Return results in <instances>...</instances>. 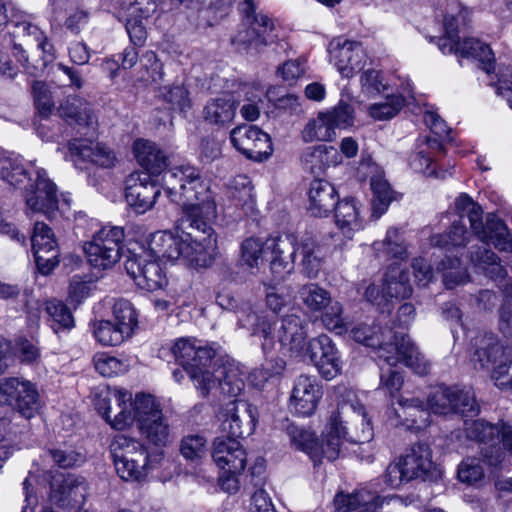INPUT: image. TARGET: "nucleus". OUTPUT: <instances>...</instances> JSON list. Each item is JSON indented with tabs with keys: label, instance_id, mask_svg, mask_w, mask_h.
I'll list each match as a JSON object with an SVG mask.
<instances>
[{
	"label": "nucleus",
	"instance_id": "18",
	"mask_svg": "<svg viewBox=\"0 0 512 512\" xmlns=\"http://www.w3.org/2000/svg\"><path fill=\"white\" fill-rule=\"evenodd\" d=\"M88 483L79 475L68 474L61 482L50 484V500L68 512L80 511L86 501Z\"/></svg>",
	"mask_w": 512,
	"mask_h": 512
},
{
	"label": "nucleus",
	"instance_id": "4",
	"mask_svg": "<svg viewBox=\"0 0 512 512\" xmlns=\"http://www.w3.org/2000/svg\"><path fill=\"white\" fill-rule=\"evenodd\" d=\"M243 5L245 28L238 31L232 44L247 55L257 56L278 41L277 27L273 18L258 10L254 0H244Z\"/></svg>",
	"mask_w": 512,
	"mask_h": 512
},
{
	"label": "nucleus",
	"instance_id": "20",
	"mask_svg": "<svg viewBox=\"0 0 512 512\" xmlns=\"http://www.w3.org/2000/svg\"><path fill=\"white\" fill-rule=\"evenodd\" d=\"M437 46L443 54H455L461 58H473L487 74L495 71V58L490 47L475 38H464L463 41L447 43V39H438Z\"/></svg>",
	"mask_w": 512,
	"mask_h": 512
},
{
	"label": "nucleus",
	"instance_id": "9",
	"mask_svg": "<svg viewBox=\"0 0 512 512\" xmlns=\"http://www.w3.org/2000/svg\"><path fill=\"white\" fill-rule=\"evenodd\" d=\"M0 406L10 407L24 419L30 420L41 407L37 385L23 377L0 379Z\"/></svg>",
	"mask_w": 512,
	"mask_h": 512
},
{
	"label": "nucleus",
	"instance_id": "19",
	"mask_svg": "<svg viewBox=\"0 0 512 512\" xmlns=\"http://www.w3.org/2000/svg\"><path fill=\"white\" fill-rule=\"evenodd\" d=\"M161 189L151 177L143 172H133L125 180L126 202L138 214L152 209Z\"/></svg>",
	"mask_w": 512,
	"mask_h": 512
},
{
	"label": "nucleus",
	"instance_id": "59",
	"mask_svg": "<svg viewBox=\"0 0 512 512\" xmlns=\"http://www.w3.org/2000/svg\"><path fill=\"white\" fill-rule=\"evenodd\" d=\"M321 321L323 325L330 331L342 334L346 331L344 319L342 317L343 307L338 301H330V303L320 311Z\"/></svg>",
	"mask_w": 512,
	"mask_h": 512
},
{
	"label": "nucleus",
	"instance_id": "41",
	"mask_svg": "<svg viewBox=\"0 0 512 512\" xmlns=\"http://www.w3.org/2000/svg\"><path fill=\"white\" fill-rule=\"evenodd\" d=\"M335 136L336 132L324 112H319L317 117L310 119L301 131L305 143L331 141Z\"/></svg>",
	"mask_w": 512,
	"mask_h": 512
},
{
	"label": "nucleus",
	"instance_id": "7",
	"mask_svg": "<svg viewBox=\"0 0 512 512\" xmlns=\"http://www.w3.org/2000/svg\"><path fill=\"white\" fill-rule=\"evenodd\" d=\"M455 210L460 220L467 216L472 231L481 242L492 244L499 251L512 252V236L506 224L494 214H488L483 223L482 208L469 195L461 194L456 199Z\"/></svg>",
	"mask_w": 512,
	"mask_h": 512
},
{
	"label": "nucleus",
	"instance_id": "43",
	"mask_svg": "<svg viewBox=\"0 0 512 512\" xmlns=\"http://www.w3.org/2000/svg\"><path fill=\"white\" fill-rule=\"evenodd\" d=\"M93 335L103 346H117L130 335L117 323L110 320H100L93 323Z\"/></svg>",
	"mask_w": 512,
	"mask_h": 512
},
{
	"label": "nucleus",
	"instance_id": "6",
	"mask_svg": "<svg viewBox=\"0 0 512 512\" xmlns=\"http://www.w3.org/2000/svg\"><path fill=\"white\" fill-rule=\"evenodd\" d=\"M110 452L118 475L126 481H140L145 478L160 457V454H150L137 439L123 434L113 438Z\"/></svg>",
	"mask_w": 512,
	"mask_h": 512
},
{
	"label": "nucleus",
	"instance_id": "10",
	"mask_svg": "<svg viewBox=\"0 0 512 512\" xmlns=\"http://www.w3.org/2000/svg\"><path fill=\"white\" fill-rule=\"evenodd\" d=\"M356 421L362 425V435L358 438L350 436L343 426V421L340 417V412H333L330 416L327 432L325 433L322 442H318V449L315 453L313 461L319 462L321 458L325 457L329 461H334L338 458L340 453V447L343 439H347L351 442H365L369 441L372 436V427L370 420L367 419V415L363 407L359 408L356 415Z\"/></svg>",
	"mask_w": 512,
	"mask_h": 512
},
{
	"label": "nucleus",
	"instance_id": "49",
	"mask_svg": "<svg viewBox=\"0 0 512 512\" xmlns=\"http://www.w3.org/2000/svg\"><path fill=\"white\" fill-rule=\"evenodd\" d=\"M139 429L145 437L155 446H165L169 441V426L163 415L144 422Z\"/></svg>",
	"mask_w": 512,
	"mask_h": 512
},
{
	"label": "nucleus",
	"instance_id": "26",
	"mask_svg": "<svg viewBox=\"0 0 512 512\" xmlns=\"http://www.w3.org/2000/svg\"><path fill=\"white\" fill-rule=\"evenodd\" d=\"M211 456L220 469L228 472L240 473L246 466V451L233 437L228 438L224 435L216 437L212 444Z\"/></svg>",
	"mask_w": 512,
	"mask_h": 512
},
{
	"label": "nucleus",
	"instance_id": "14",
	"mask_svg": "<svg viewBox=\"0 0 512 512\" xmlns=\"http://www.w3.org/2000/svg\"><path fill=\"white\" fill-rule=\"evenodd\" d=\"M305 348L306 354L323 378L331 380L341 373L340 353L328 335L321 334L311 338Z\"/></svg>",
	"mask_w": 512,
	"mask_h": 512
},
{
	"label": "nucleus",
	"instance_id": "15",
	"mask_svg": "<svg viewBox=\"0 0 512 512\" xmlns=\"http://www.w3.org/2000/svg\"><path fill=\"white\" fill-rule=\"evenodd\" d=\"M256 425V409L246 401L235 400L221 412L220 430L225 437L238 440L250 435Z\"/></svg>",
	"mask_w": 512,
	"mask_h": 512
},
{
	"label": "nucleus",
	"instance_id": "34",
	"mask_svg": "<svg viewBox=\"0 0 512 512\" xmlns=\"http://www.w3.org/2000/svg\"><path fill=\"white\" fill-rule=\"evenodd\" d=\"M59 113L63 118L80 126L92 127L97 122L89 104L78 96H68L60 104Z\"/></svg>",
	"mask_w": 512,
	"mask_h": 512
},
{
	"label": "nucleus",
	"instance_id": "2",
	"mask_svg": "<svg viewBox=\"0 0 512 512\" xmlns=\"http://www.w3.org/2000/svg\"><path fill=\"white\" fill-rule=\"evenodd\" d=\"M171 351L176 362L194 381L203 397L215 387H219L221 393L230 397L238 396L243 390V373L235 364L215 362L213 371L209 370L215 357L214 349L202 346L190 338H180L174 343Z\"/></svg>",
	"mask_w": 512,
	"mask_h": 512
},
{
	"label": "nucleus",
	"instance_id": "53",
	"mask_svg": "<svg viewBox=\"0 0 512 512\" xmlns=\"http://www.w3.org/2000/svg\"><path fill=\"white\" fill-rule=\"evenodd\" d=\"M384 292L391 298H409L413 292L412 286L409 282V273L405 271H399L397 275L387 276Z\"/></svg>",
	"mask_w": 512,
	"mask_h": 512
},
{
	"label": "nucleus",
	"instance_id": "27",
	"mask_svg": "<svg viewBox=\"0 0 512 512\" xmlns=\"http://www.w3.org/2000/svg\"><path fill=\"white\" fill-rule=\"evenodd\" d=\"M322 390L316 378L300 375L294 382L290 397L291 406L301 416L312 415L322 397Z\"/></svg>",
	"mask_w": 512,
	"mask_h": 512
},
{
	"label": "nucleus",
	"instance_id": "38",
	"mask_svg": "<svg viewBox=\"0 0 512 512\" xmlns=\"http://www.w3.org/2000/svg\"><path fill=\"white\" fill-rule=\"evenodd\" d=\"M45 313L49 326L56 334L70 331L75 326L71 310L62 301L55 299L46 301Z\"/></svg>",
	"mask_w": 512,
	"mask_h": 512
},
{
	"label": "nucleus",
	"instance_id": "5",
	"mask_svg": "<svg viewBox=\"0 0 512 512\" xmlns=\"http://www.w3.org/2000/svg\"><path fill=\"white\" fill-rule=\"evenodd\" d=\"M113 396L116 407L107 406L106 399H103L98 403V410L116 430H122L134 421H137L140 426L162 414L159 405L151 395L137 394L133 402L131 394L127 391L116 390Z\"/></svg>",
	"mask_w": 512,
	"mask_h": 512
},
{
	"label": "nucleus",
	"instance_id": "13",
	"mask_svg": "<svg viewBox=\"0 0 512 512\" xmlns=\"http://www.w3.org/2000/svg\"><path fill=\"white\" fill-rule=\"evenodd\" d=\"M388 346L382 348L381 357L387 366H396L399 362L412 369L416 374L425 376L430 372V363L404 333H389Z\"/></svg>",
	"mask_w": 512,
	"mask_h": 512
},
{
	"label": "nucleus",
	"instance_id": "50",
	"mask_svg": "<svg viewBox=\"0 0 512 512\" xmlns=\"http://www.w3.org/2000/svg\"><path fill=\"white\" fill-rule=\"evenodd\" d=\"M264 243L255 237L246 238L240 245V258L238 266L250 269L258 268L259 260L263 254Z\"/></svg>",
	"mask_w": 512,
	"mask_h": 512
},
{
	"label": "nucleus",
	"instance_id": "22",
	"mask_svg": "<svg viewBox=\"0 0 512 512\" xmlns=\"http://www.w3.org/2000/svg\"><path fill=\"white\" fill-rule=\"evenodd\" d=\"M125 269L136 285L148 291L163 288L167 284L158 260H147L142 255H133L125 261Z\"/></svg>",
	"mask_w": 512,
	"mask_h": 512
},
{
	"label": "nucleus",
	"instance_id": "39",
	"mask_svg": "<svg viewBox=\"0 0 512 512\" xmlns=\"http://www.w3.org/2000/svg\"><path fill=\"white\" fill-rule=\"evenodd\" d=\"M0 178L14 187L20 186L28 178V172L18 155L0 153Z\"/></svg>",
	"mask_w": 512,
	"mask_h": 512
},
{
	"label": "nucleus",
	"instance_id": "55",
	"mask_svg": "<svg viewBox=\"0 0 512 512\" xmlns=\"http://www.w3.org/2000/svg\"><path fill=\"white\" fill-rule=\"evenodd\" d=\"M324 113L326 114L334 131L337 128H347L354 124V109L350 103L342 99L336 106Z\"/></svg>",
	"mask_w": 512,
	"mask_h": 512
},
{
	"label": "nucleus",
	"instance_id": "62",
	"mask_svg": "<svg viewBox=\"0 0 512 512\" xmlns=\"http://www.w3.org/2000/svg\"><path fill=\"white\" fill-rule=\"evenodd\" d=\"M163 99L169 103L174 110L185 111L190 107V99L188 91L182 85L168 87L162 89Z\"/></svg>",
	"mask_w": 512,
	"mask_h": 512
},
{
	"label": "nucleus",
	"instance_id": "32",
	"mask_svg": "<svg viewBox=\"0 0 512 512\" xmlns=\"http://www.w3.org/2000/svg\"><path fill=\"white\" fill-rule=\"evenodd\" d=\"M389 333L398 332L390 328L383 330L378 326L368 325L366 323H360L351 330V336L356 342L376 349L377 358L380 362H383V358L381 357L382 348L388 346L389 343H393V340H389Z\"/></svg>",
	"mask_w": 512,
	"mask_h": 512
},
{
	"label": "nucleus",
	"instance_id": "42",
	"mask_svg": "<svg viewBox=\"0 0 512 512\" xmlns=\"http://www.w3.org/2000/svg\"><path fill=\"white\" fill-rule=\"evenodd\" d=\"M298 294L307 310L312 313L322 311L332 301L330 292L316 283L301 286Z\"/></svg>",
	"mask_w": 512,
	"mask_h": 512
},
{
	"label": "nucleus",
	"instance_id": "16",
	"mask_svg": "<svg viewBox=\"0 0 512 512\" xmlns=\"http://www.w3.org/2000/svg\"><path fill=\"white\" fill-rule=\"evenodd\" d=\"M233 146L247 158L262 162L272 154L270 136L256 126L241 125L230 133Z\"/></svg>",
	"mask_w": 512,
	"mask_h": 512
},
{
	"label": "nucleus",
	"instance_id": "40",
	"mask_svg": "<svg viewBox=\"0 0 512 512\" xmlns=\"http://www.w3.org/2000/svg\"><path fill=\"white\" fill-rule=\"evenodd\" d=\"M431 245L450 251L454 248L464 247L468 241V231L462 220L454 221L445 233L432 235Z\"/></svg>",
	"mask_w": 512,
	"mask_h": 512
},
{
	"label": "nucleus",
	"instance_id": "51",
	"mask_svg": "<svg viewBox=\"0 0 512 512\" xmlns=\"http://www.w3.org/2000/svg\"><path fill=\"white\" fill-rule=\"evenodd\" d=\"M460 265V259L456 256H446L438 263L437 269L443 272V282L446 288L453 289L465 281L466 273Z\"/></svg>",
	"mask_w": 512,
	"mask_h": 512
},
{
	"label": "nucleus",
	"instance_id": "47",
	"mask_svg": "<svg viewBox=\"0 0 512 512\" xmlns=\"http://www.w3.org/2000/svg\"><path fill=\"white\" fill-rule=\"evenodd\" d=\"M287 435L296 449L307 453L313 460L318 449V441L313 432L304 427L290 424L287 427Z\"/></svg>",
	"mask_w": 512,
	"mask_h": 512
},
{
	"label": "nucleus",
	"instance_id": "52",
	"mask_svg": "<svg viewBox=\"0 0 512 512\" xmlns=\"http://www.w3.org/2000/svg\"><path fill=\"white\" fill-rule=\"evenodd\" d=\"M113 315L115 323L131 336L138 325L137 313L133 305L125 299L117 300L113 305Z\"/></svg>",
	"mask_w": 512,
	"mask_h": 512
},
{
	"label": "nucleus",
	"instance_id": "25",
	"mask_svg": "<svg viewBox=\"0 0 512 512\" xmlns=\"http://www.w3.org/2000/svg\"><path fill=\"white\" fill-rule=\"evenodd\" d=\"M71 160L75 166L83 169V164L91 163L102 168L114 165L116 157L112 150L100 143H93L87 139H73L68 144Z\"/></svg>",
	"mask_w": 512,
	"mask_h": 512
},
{
	"label": "nucleus",
	"instance_id": "61",
	"mask_svg": "<svg viewBox=\"0 0 512 512\" xmlns=\"http://www.w3.org/2000/svg\"><path fill=\"white\" fill-rule=\"evenodd\" d=\"M14 353L21 363L27 365H37L41 359L39 347L23 337L16 339Z\"/></svg>",
	"mask_w": 512,
	"mask_h": 512
},
{
	"label": "nucleus",
	"instance_id": "12",
	"mask_svg": "<svg viewBox=\"0 0 512 512\" xmlns=\"http://www.w3.org/2000/svg\"><path fill=\"white\" fill-rule=\"evenodd\" d=\"M25 201L30 211L42 213L48 218H51L56 211H64L70 207V199L64 195L60 203L56 185L47 177L44 169L36 171L34 184L25 191Z\"/></svg>",
	"mask_w": 512,
	"mask_h": 512
},
{
	"label": "nucleus",
	"instance_id": "48",
	"mask_svg": "<svg viewBox=\"0 0 512 512\" xmlns=\"http://www.w3.org/2000/svg\"><path fill=\"white\" fill-rule=\"evenodd\" d=\"M46 456L62 469L80 467L86 462L85 454L72 448H49Z\"/></svg>",
	"mask_w": 512,
	"mask_h": 512
},
{
	"label": "nucleus",
	"instance_id": "64",
	"mask_svg": "<svg viewBox=\"0 0 512 512\" xmlns=\"http://www.w3.org/2000/svg\"><path fill=\"white\" fill-rule=\"evenodd\" d=\"M380 246L387 255L394 258L402 259L406 253V248L399 237L398 230L395 228L388 229L386 238L382 243H374L376 250H380Z\"/></svg>",
	"mask_w": 512,
	"mask_h": 512
},
{
	"label": "nucleus",
	"instance_id": "63",
	"mask_svg": "<svg viewBox=\"0 0 512 512\" xmlns=\"http://www.w3.org/2000/svg\"><path fill=\"white\" fill-rule=\"evenodd\" d=\"M394 366H388L385 370L381 366L379 390L388 393L394 398L403 385V377L400 372L393 369Z\"/></svg>",
	"mask_w": 512,
	"mask_h": 512
},
{
	"label": "nucleus",
	"instance_id": "60",
	"mask_svg": "<svg viewBox=\"0 0 512 512\" xmlns=\"http://www.w3.org/2000/svg\"><path fill=\"white\" fill-rule=\"evenodd\" d=\"M31 245L34 255L46 250L50 246L58 247L51 228L43 222H36L31 236Z\"/></svg>",
	"mask_w": 512,
	"mask_h": 512
},
{
	"label": "nucleus",
	"instance_id": "46",
	"mask_svg": "<svg viewBox=\"0 0 512 512\" xmlns=\"http://www.w3.org/2000/svg\"><path fill=\"white\" fill-rule=\"evenodd\" d=\"M303 271L309 278L317 276L321 268L320 248L311 236H305L300 243Z\"/></svg>",
	"mask_w": 512,
	"mask_h": 512
},
{
	"label": "nucleus",
	"instance_id": "29",
	"mask_svg": "<svg viewBox=\"0 0 512 512\" xmlns=\"http://www.w3.org/2000/svg\"><path fill=\"white\" fill-rule=\"evenodd\" d=\"M238 102L231 94H224L219 97L211 98L207 101L202 110L204 121L218 129L227 128L233 122Z\"/></svg>",
	"mask_w": 512,
	"mask_h": 512
},
{
	"label": "nucleus",
	"instance_id": "54",
	"mask_svg": "<svg viewBox=\"0 0 512 512\" xmlns=\"http://www.w3.org/2000/svg\"><path fill=\"white\" fill-rule=\"evenodd\" d=\"M180 452L189 461H199L207 454V440L199 434L187 435L181 440Z\"/></svg>",
	"mask_w": 512,
	"mask_h": 512
},
{
	"label": "nucleus",
	"instance_id": "1",
	"mask_svg": "<svg viewBox=\"0 0 512 512\" xmlns=\"http://www.w3.org/2000/svg\"><path fill=\"white\" fill-rule=\"evenodd\" d=\"M166 195L171 202L182 206L181 225L185 238L181 237L179 257L192 264L204 265L210 251L214 250L217 235L212 227L217 218V207L212 192L192 165L172 169L164 176Z\"/></svg>",
	"mask_w": 512,
	"mask_h": 512
},
{
	"label": "nucleus",
	"instance_id": "28",
	"mask_svg": "<svg viewBox=\"0 0 512 512\" xmlns=\"http://www.w3.org/2000/svg\"><path fill=\"white\" fill-rule=\"evenodd\" d=\"M133 154L138 164L145 169V173L151 176H157L164 172L163 177L166 173L172 170L165 171L168 167V156L161 150L158 145L152 141L145 139H137L133 144ZM183 164L182 166H184ZM175 166V168L180 167ZM174 169V167H173ZM164 190L166 191L165 181L163 180Z\"/></svg>",
	"mask_w": 512,
	"mask_h": 512
},
{
	"label": "nucleus",
	"instance_id": "57",
	"mask_svg": "<svg viewBox=\"0 0 512 512\" xmlns=\"http://www.w3.org/2000/svg\"><path fill=\"white\" fill-rule=\"evenodd\" d=\"M96 371L104 377H113L124 373L128 365L107 353H97L93 358Z\"/></svg>",
	"mask_w": 512,
	"mask_h": 512
},
{
	"label": "nucleus",
	"instance_id": "45",
	"mask_svg": "<svg viewBox=\"0 0 512 512\" xmlns=\"http://www.w3.org/2000/svg\"><path fill=\"white\" fill-rule=\"evenodd\" d=\"M457 12H448L444 17V35L432 37L431 41L437 44L438 39H447L449 42H457L460 39L459 33L464 30L468 23L469 12L467 9L457 6Z\"/></svg>",
	"mask_w": 512,
	"mask_h": 512
},
{
	"label": "nucleus",
	"instance_id": "44",
	"mask_svg": "<svg viewBox=\"0 0 512 512\" xmlns=\"http://www.w3.org/2000/svg\"><path fill=\"white\" fill-rule=\"evenodd\" d=\"M372 198V216L375 219L381 217L387 210L393 199V190L389 183L381 176L371 178Z\"/></svg>",
	"mask_w": 512,
	"mask_h": 512
},
{
	"label": "nucleus",
	"instance_id": "56",
	"mask_svg": "<svg viewBox=\"0 0 512 512\" xmlns=\"http://www.w3.org/2000/svg\"><path fill=\"white\" fill-rule=\"evenodd\" d=\"M405 99L401 95H389L385 101L370 106V115L377 120L394 117L404 106Z\"/></svg>",
	"mask_w": 512,
	"mask_h": 512
},
{
	"label": "nucleus",
	"instance_id": "30",
	"mask_svg": "<svg viewBox=\"0 0 512 512\" xmlns=\"http://www.w3.org/2000/svg\"><path fill=\"white\" fill-rule=\"evenodd\" d=\"M308 197V211L315 217L327 216L338 201L336 189L324 179H314L310 183Z\"/></svg>",
	"mask_w": 512,
	"mask_h": 512
},
{
	"label": "nucleus",
	"instance_id": "24",
	"mask_svg": "<svg viewBox=\"0 0 512 512\" xmlns=\"http://www.w3.org/2000/svg\"><path fill=\"white\" fill-rule=\"evenodd\" d=\"M392 498L381 497L376 491L366 487L352 493L340 492L334 497V505L338 512H378L389 506Z\"/></svg>",
	"mask_w": 512,
	"mask_h": 512
},
{
	"label": "nucleus",
	"instance_id": "21",
	"mask_svg": "<svg viewBox=\"0 0 512 512\" xmlns=\"http://www.w3.org/2000/svg\"><path fill=\"white\" fill-rule=\"evenodd\" d=\"M331 59L339 73L346 78L360 72L366 62V54L359 42L338 38L330 44Z\"/></svg>",
	"mask_w": 512,
	"mask_h": 512
},
{
	"label": "nucleus",
	"instance_id": "35",
	"mask_svg": "<svg viewBox=\"0 0 512 512\" xmlns=\"http://www.w3.org/2000/svg\"><path fill=\"white\" fill-rule=\"evenodd\" d=\"M125 234L124 229L119 226H106L99 230L92 240L85 245L92 246L93 251L106 249L110 252L109 257H121L122 243Z\"/></svg>",
	"mask_w": 512,
	"mask_h": 512
},
{
	"label": "nucleus",
	"instance_id": "17",
	"mask_svg": "<svg viewBox=\"0 0 512 512\" xmlns=\"http://www.w3.org/2000/svg\"><path fill=\"white\" fill-rule=\"evenodd\" d=\"M400 459L404 465L406 481H437L441 478V470L433 462L432 451L427 443L413 444Z\"/></svg>",
	"mask_w": 512,
	"mask_h": 512
},
{
	"label": "nucleus",
	"instance_id": "37",
	"mask_svg": "<svg viewBox=\"0 0 512 512\" xmlns=\"http://www.w3.org/2000/svg\"><path fill=\"white\" fill-rule=\"evenodd\" d=\"M431 149H442V144L438 139L428 137L424 140H419L415 152L410 156L409 164L416 172L437 177L435 168L432 167Z\"/></svg>",
	"mask_w": 512,
	"mask_h": 512
},
{
	"label": "nucleus",
	"instance_id": "3",
	"mask_svg": "<svg viewBox=\"0 0 512 512\" xmlns=\"http://www.w3.org/2000/svg\"><path fill=\"white\" fill-rule=\"evenodd\" d=\"M251 334L258 337L264 355L270 354L279 346L283 355L299 357L306 347V323L298 315L289 314L280 320L279 326L268 316L254 315Z\"/></svg>",
	"mask_w": 512,
	"mask_h": 512
},
{
	"label": "nucleus",
	"instance_id": "8",
	"mask_svg": "<svg viewBox=\"0 0 512 512\" xmlns=\"http://www.w3.org/2000/svg\"><path fill=\"white\" fill-rule=\"evenodd\" d=\"M464 430L468 439L479 443L482 459L488 465L501 463L503 448L512 455V426L478 419L465 421Z\"/></svg>",
	"mask_w": 512,
	"mask_h": 512
},
{
	"label": "nucleus",
	"instance_id": "33",
	"mask_svg": "<svg viewBox=\"0 0 512 512\" xmlns=\"http://www.w3.org/2000/svg\"><path fill=\"white\" fill-rule=\"evenodd\" d=\"M333 210H335L336 225L346 237L351 238L352 233L362 226L358 202L355 198H345L337 201Z\"/></svg>",
	"mask_w": 512,
	"mask_h": 512
},
{
	"label": "nucleus",
	"instance_id": "23",
	"mask_svg": "<svg viewBox=\"0 0 512 512\" xmlns=\"http://www.w3.org/2000/svg\"><path fill=\"white\" fill-rule=\"evenodd\" d=\"M504 356L498 336L492 332H478L471 340L470 361L476 370L495 367Z\"/></svg>",
	"mask_w": 512,
	"mask_h": 512
},
{
	"label": "nucleus",
	"instance_id": "11",
	"mask_svg": "<svg viewBox=\"0 0 512 512\" xmlns=\"http://www.w3.org/2000/svg\"><path fill=\"white\" fill-rule=\"evenodd\" d=\"M455 388L439 385L431 389L426 402L419 398H399L403 415L411 418V426L421 428L428 424V410L434 414L447 415L451 413Z\"/></svg>",
	"mask_w": 512,
	"mask_h": 512
},
{
	"label": "nucleus",
	"instance_id": "31",
	"mask_svg": "<svg viewBox=\"0 0 512 512\" xmlns=\"http://www.w3.org/2000/svg\"><path fill=\"white\" fill-rule=\"evenodd\" d=\"M342 161L338 150L333 146L316 145L303 150L301 164L304 170L321 175L330 166H336Z\"/></svg>",
	"mask_w": 512,
	"mask_h": 512
},
{
	"label": "nucleus",
	"instance_id": "58",
	"mask_svg": "<svg viewBox=\"0 0 512 512\" xmlns=\"http://www.w3.org/2000/svg\"><path fill=\"white\" fill-rule=\"evenodd\" d=\"M479 412V405L473 393L455 388L451 413L463 417L475 416Z\"/></svg>",
	"mask_w": 512,
	"mask_h": 512
},
{
	"label": "nucleus",
	"instance_id": "36",
	"mask_svg": "<svg viewBox=\"0 0 512 512\" xmlns=\"http://www.w3.org/2000/svg\"><path fill=\"white\" fill-rule=\"evenodd\" d=\"M151 255L157 260H176L179 258L181 237L171 232L157 231L151 235L148 243Z\"/></svg>",
	"mask_w": 512,
	"mask_h": 512
}]
</instances>
